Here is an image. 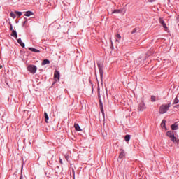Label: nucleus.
<instances>
[{
  "label": "nucleus",
  "mask_w": 179,
  "mask_h": 179,
  "mask_svg": "<svg viewBox=\"0 0 179 179\" xmlns=\"http://www.w3.org/2000/svg\"><path fill=\"white\" fill-rule=\"evenodd\" d=\"M170 107H171V103L161 105L159 109V114H166L170 109Z\"/></svg>",
  "instance_id": "1"
},
{
  "label": "nucleus",
  "mask_w": 179,
  "mask_h": 179,
  "mask_svg": "<svg viewBox=\"0 0 179 179\" xmlns=\"http://www.w3.org/2000/svg\"><path fill=\"white\" fill-rule=\"evenodd\" d=\"M166 136L170 138L171 141L173 142V143H178V139H177L176 137L174 136V131H169L166 132Z\"/></svg>",
  "instance_id": "2"
},
{
  "label": "nucleus",
  "mask_w": 179,
  "mask_h": 179,
  "mask_svg": "<svg viewBox=\"0 0 179 179\" xmlns=\"http://www.w3.org/2000/svg\"><path fill=\"white\" fill-rule=\"evenodd\" d=\"M98 99L99 100V107L102 114H104V108L103 106V101H101V96L100 95V88H98Z\"/></svg>",
  "instance_id": "3"
},
{
  "label": "nucleus",
  "mask_w": 179,
  "mask_h": 179,
  "mask_svg": "<svg viewBox=\"0 0 179 179\" xmlns=\"http://www.w3.org/2000/svg\"><path fill=\"white\" fill-rule=\"evenodd\" d=\"M27 70L29 71V72H30V73H36V72H37V66H36L35 65H29L27 66Z\"/></svg>",
  "instance_id": "4"
},
{
  "label": "nucleus",
  "mask_w": 179,
  "mask_h": 179,
  "mask_svg": "<svg viewBox=\"0 0 179 179\" xmlns=\"http://www.w3.org/2000/svg\"><path fill=\"white\" fill-rule=\"evenodd\" d=\"M59 71H55L54 73V80L55 82L52 83V86H54V85H55V83H57V82H59Z\"/></svg>",
  "instance_id": "5"
},
{
  "label": "nucleus",
  "mask_w": 179,
  "mask_h": 179,
  "mask_svg": "<svg viewBox=\"0 0 179 179\" xmlns=\"http://www.w3.org/2000/svg\"><path fill=\"white\" fill-rule=\"evenodd\" d=\"M97 65L99 71L101 80H103V64L98 63Z\"/></svg>",
  "instance_id": "6"
},
{
  "label": "nucleus",
  "mask_w": 179,
  "mask_h": 179,
  "mask_svg": "<svg viewBox=\"0 0 179 179\" xmlns=\"http://www.w3.org/2000/svg\"><path fill=\"white\" fill-rule=\"evenodd\" d=\"M138 111H143L144 110H146V106H145V102H143V101L138 104Z\"/></svg>",
  "instance_id": "7"
},
{
  "label": "nucleus",
  "mask_w": 179,
  "mask_h": 179,
  "mask_svg": "<svg viewBox=\"0 0 179 179\" xmlns=\"http://www.w3.org/2000/svg\"><path fill=\"white\" fill-rule=\"evenodd\" d=\"M159 22L160 24L162 25L164 29H166L165 31H167V25L166 24V22H164V20H163V18H159Z\"/></svg>",
  "instance_id": "8"
},
{
  "label": "nucleus",
  "mask_w": 179,
  "mask_h": 179,
  "mask_svg": "<svg viewBox=\"0 0 179 179\" xmlns=\"http://www.w3.org/2000/svg\"><path fill=\"white\" fill-rule=\"evenodd\" d=\"M172 131H177L178 129V122H176L173 124L171 126Z\"/></svg>",
  "instance_id": "9"
},
{
  "label": "nucleus",
  "mask_w": 179,
  "mask_h": 179,
  "mask_svg": "<svg viewBox=\"0 0 179 179\" xmlns=\"http://www.w3.org/2000/svg\"><path fill=\"white\" fill-rule=\"evenodd\" d=\"M123 157H125V151L123 149H120L119 159H123Z\"/></svg>",
  "instance_id": "10"
},
{
  "label": "nucleus",
  "mask_w": 179,
  "mask_h": 179,
  "mask_svg": "<svg viewBox=\"0 0 179 179\" xmlns=\"http://www.w3.org/2000/svg\"><path fill=\"white\" fill-rule=\"evenodd\" d=\"M18 44H20V45H21V47H22V48H24V47H26V45H24V43L22 41L21 38H18L17 40Z\"/></svg>",
  "instance_id": "11"
},
{
  "label": "nucleus",
  "mask_w": 179,
  "mask_h": 179,
  "mask_svg": "<svg viewBox=\"0 0 179 179\" xmlns=\"http://www.w3.org/2000/svg\"><path fill=\"white\" fill-rule=\"evenodd\" d=\"M33 15H34V12L31 11H27L24 14V16H27V17H30V16H33Z\"/></svg>",
  "instance_id": "12"
},
{
  "label": "nucleus",
  "mask_w": 179,
  "mask_h": 179,
  "mask_svg": "<svg viewBox=\"0 0 179 179\" xmlns=\"http://www.w3.org/2000/svg\"><path fill=\"white\" fill-rule=\"evenodd\" d=\"M10 36H11V37H15V39H17V32H16V31H15V30H13Z\"/></svg>",
  "instance_id": "13"
},
{
  "label": "nucleus",
  "mask_w": 179,
  "mask_h": 179,
  "mask_svg": "<svg viewBox=\"0 0 179 179\" xmlns=\"http://www.w3.org/2000/svg\"><path fill=\"white\" fill-rule=\"evenodd\" d=\"M74 128L76 131H78V132L82 131V129H80V127L78 124H74Z\"/></svg>",
  "instance_id": "14"
},
{
  "label": "nucleus",
  "mask_w": 179,
  "mask_h": 179,
  "mask_svg": "<svg viewBox=\"0 0 179 179\" xmlns=\"http://www.w3.org/2000/svg\"><path fill=\"white\" fill-rule=\"evenodd\" d=\"M47 64H50V60L45 59L42 62L41 65L44 66V65H47Z\"/></svg>",
  "instance_id": "15"
},
{
  "label": "nucleus",
  "mask_w": 179,
  "mask_h": 179,
  "mask_svg": "<svg viewBox=\"0 0 179 179\" xmlns=\"http://www.w3.org/2000/svg\"><path fill=\"white\" fill-rule=\"evenodd\" d=\"M29 51H32V52H40V50L34 48H29Z\"/></svg>",
  "instance_id": "16"
},
{
  "label": "nucleus",
  "mask_w": 179,
  "mask_h": 179,
  "mask_svg": "<svg viewBox=\"0 0 179 179\" xmlns=\"http://www.w3.org/2000/svg\"><path fill=\"white\" fill-rule=\"evenodd\" d=\"M44 117H45V122H48V120L50 119L48 117V114H47V112H45L44 113Z\"/></svg>",
  "instance_id": "17"
},
{
  "label": "nucleus",
  "mask_w": 179,
  "mask_h": 179,
  "mask_svg": "<svg viewBox=\"0 0 179 179\" xmlns=\"http://www.w3.org/2000/svg\"><path fill=\"white\" fill-rule=\"evenodd\" d=\"M116 41L117 42V43H120V40H121V38H122V37H121V35H120V34H117V35H116Z\"/></svg>",
  "instance_id": "18"
},
{
  "label": "nucleus",
  "mask_w": 179,
  "mask_h": 179,
  "mask_svg": "<svg viewBox=\"0 0 179 179\" xmlns=\"http://www.w3.org/2000/svg\"><path fill=\"white\" fill-rule=\"evenodd\" d=\"M130 140H131V136L126 135L124 137V141H126V142H129Z\"/></svg>",
  "instance_id": "19"
},
{
  "label": "nucleus",
  "mask_w": 179,
  "mask_h": 179,
  "mask_svg": "<svg viewBox=\"0 0 179 179\" xmlns=\"http://www.w3.org/2000/svg\"><path fill=\"white\" fill-rule=\"evenodd\" d=\"M161 127H162V128H166V120H162L161 123Z\"/></svg>",
  "instance_id": "20"
},
{
  "label": "nucleus",
  "mask_w": 179,
  "mask_h": 179,
  "mask_svg": "<svg viewBox=\"0 0 179 179\" xmlns=\"http://www.w3.org/2000/svg\"><path fill=\"white\" fill-rule=\"evenodd\" d=\"M15 13L18 16V17H20V16H22V12L20 11H15Z\"/></svg>",
  "instance_id": "21"
},
{
  "label": "nucleus",
  "mask_w": 179,
  "mask_h": 179,
  "mask_svg": "<svg viewBox=\"0 0 179 179\" xmlns=\"http://www.w3.org/2000/svg\"><path fill=\"white\" fill-rule=\"evenodd\" d=\"M179 100L178 97H176L174 101H173V104H178Z\"/></svg>",
  "instance_id": "22"
},
{
  "label": "nucleus",
  "mask_w": 179,
  "mask_h": 179,
  "mask_svg": "<svg viewBox=\"0 0 179 179\" xmlns=\"http://www.w3.org/2000/svg\"><path fill=\"white\" fill-rule=\"evenodd\" d=\"M10 16H11V17H13V19H16V14H15V13L11 12Z\"/></svg>",
  "instance_id": "23"
},
{
  "label": "nucleus",
  "mask_w": 179,
  "mask_h": 179,
  "mask_svg": "<svg viewBox=\"0 0 179 179\" xmlns=\"http://www.w3.org/2000/svg\"><path fill=\"white\" fill-rule=\"evenodd\" d=\"M151 101H152V103H155V101H156V96H151Z\"/></svg>",
  "instance_id": "24"
},
{
  "label": "nucleus",
  "mask_w": 179,
  "mask_h": 179,
  "mask_svg": "<svg viewBox=\"0 0 179 179\" xmlns=\"http://www.w3.org/2000/svg\"><path fill=\"white\" fill-rule=\"evenodd\" d=\"M137 29L136 28H134L132 31H131V34H135V33L137 31Z\"/></svg>",
  "instance_id": "25"
},
{
  "label": "nucleus",
  "mask_w": 179,
  "mask_h": 179,
  "mask_svg": "<svg viewBox=\"0 0 179 179\" xmlns=\"http://www.w3.org/2000/svg\"><path fill=\"white\" fill-rule=\"evenodd\" d=\"M112 13H120V10H115Z\"/></svg>",
  "instance_id": "26"
},
{
  "label": "nucleus",
  "mask_w": 179,
  "mask_h": 179,
  "mask_svg": "<svg viewBox=\"0 0 179 179\" xmlns=\"http://www.w3.org/2000/svg\"><path fill=\"white\" fill-rule=\"evenodd\" d=\"M10 29L11 31H13V27L12 26V24L10 25Z\"/></svg>",
  "instance_id": "27"
},
{
  "label": "nucleus",
  "mask_w": 179,
  "mask_h": 179,
  "mask_svg": "<svg viewBox=\"0 0 179 179\" xmlns=\"http://www.w3.org/2000/svg\"><path fill=\"white\" fill-rule=\"evenodd\" d=\"M148 2H150V3L155 2V0H148Z\"/></svg>",
  "instance_id": "28"
},
{
  "label": "nucleus",
  "mask_w": 179,
  "mask_h": 179,
  "mask_svg": "<svg viewBox=\"0 0 179 179\" xmlns=\"http://www.w3.org/2000/svg\"><path fill=\"white\" fill-rule=\"evenodd\" d=\"M73 176L75 177V170L73 169Z\"/></svg>",
  "instance_id": "29"
},
{
  "label": "nucleus",
  "mask_w": 179,
  "mask_h": 179,
  "mask_svg": "<svg viewBox=\"0 0 179 179\" xmlns=\"http://www.w3.org/2000/svg\"><path fill=\"white\" fill-rule=\"evenodd\" d=\"M59 162H60L61 164H62V159H60Z\"/></svg>",
  "instance_id": "30"
},
{
  "label": "nucleus",
  "mask_w": 179,
  "mask_h": 179,
  "mask_svg": "<svg viewBox=\"0 0 179 179\" xmlns=\"http://www.w3.org/2000/svg\"><path fill=\"white\" fill-rule=\"evenodd\" d=\"M20 179H23V176H21Z\"/></svg>",
  "instance_id": "31"
},
{
  "label": "nucleus",
  "mask_w": 179,
  "mask_h": 179,
  "mask_svg": "<svg viewBox=\"0 0 179 179\" xmlns=\"http://www.w3.org/2000/svg\"><path fill=\"white\" fill-rule=\"evenodd\" d=\"M26 22H27V21L24 22V24H26Z\"/></svg>",
  "instance_id": "32"
}]
</instances>
